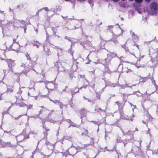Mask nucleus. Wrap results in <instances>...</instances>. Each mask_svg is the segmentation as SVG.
I'll return each instance as SVG.
<instances>
[{"label":"nucleus","mask_w":158,"mask_h":158,"mask_svg":"<svg viewBox=\"0 0 158 158\" xmlns=\"http://www.w3.org/2000/svg\"><path fill=\"white\" fill-rule=\"evenodd\" d=\"M29 138V135L26 134V130L24 129L21 134L16 137V139L17 142H21L24 139Z\"/></svg>","instance_id":"1"},{"label":"nucleus","mask_w":158,"mask_h":158,"mask_svg":"<svg viewBox=\"0 0 158 158\" xmlns=\"http://www.w3.org/2000/svg\"><path fill=\"white\" fill-rule=\"evenodd\" d=\"M128 135L130 136L131 138L128 139H125L122 140L121 142H122L124 144V146L125 147L126 145L129 142H133L135 140L133 138V135L131 133V131H128L125 133L124 135Z\"/></svg>","instance_id":"2"},{"label":"nucleus","mask_w":158,"mask_h":158,"mask_svg":"<svg viewBox=\"0 0 158 158\" xmlns=\"http://www.w3.org/2000/svg\"><path fill=\"white\" fill-rule=\"evenodd\" d=\"M150 8L152 15L157 14L158 11V4L157 3L152 2L150 4Z\"/></svg>","instance_id":"3"},{"label":"nucleus","mask_w":158,"mask_h":158,"mask_svg":"<svg viewBox=\"0 0 158 158\" xmlns=\"http://www.w3.org/2000/svg\"><path fill=\"white\" fill-rule=\"evenodd\" d=\"M104 61H105V64H103L105 67L104 72V73H107L109 74H111V73L113 72V71H111L108 65L110 63V60L108 58H106L104 59Z\"/></svg>","instance_id":"4"},{"label":"nucleus","mask_w":158,"mask_h":158,"mask_svg":"<svg viewBox=\"0 0 158 158\" xmlns=\"http://www.w3.org/2000/svg\"><path fill=\"white\" fill-rule=\"evenodd\" d=\"M79 42L83 46L84 48L87 50L89 49L92 46L91 42L88 40H86L84 42L80 41Z\"/></svg>","instance_id":"5"},{"label":"nucleus","mask_w":158,"mask_h":158,"mask_svg":"<svg viewBox=\"0 0 158 158\" xmlns=\"http://www.w3.org/2000/svg\"><path fill=\"white\" fill-rule=\"evenodd\" d=\"M148 64L151 68L156 67L158 64V57L156 56L154 58H151V60L148 61Z\"/></svg>","instance_id":"6"},{"label":"nucleus","mask_w":158,"mask_h":158,"mask_svg":"<svg viewBox=\"0 0 158 158\" xmlns=\"http://www.w3.org/2000/svg\"><path fill=\"white\" fill-rule=\"evenodd\" d=\"M121 112L120 111H119V113L120 114V118L127 120H130L131 121H133L132 118L135 116L134 114H132L131 116L130 117L128 115H126L125 114H124L123 113V110H122Z\"/></svg>","instance_id":"7"},{"label":"nucleus","mask_w":158,"mask_h":158,"mask_svg":"<svg viewBox=\"0 0 158 158\" xmlns=\"http://www.w3.org/2000/svg\"><path fill=\"white\" fill-rule=\"evenodd\" d=\"M55 66L57 69V70L59 72L65 71V69L62 66L60 62L57 61L55 64Z\"/></svg>","instance_id":"8"},{"label":"nucleus","mask_w":158,"mask_h":158,"mask_svg":"<svg viewBox=\"0 0 158 158\" xmlns=\"http://www.w3.org/2000/svg\"><path fill=\"white\" fill-rule=\"evenodd\" d=\"M6 62L7 63L8 67L9 68V71H12V67L15 65L14 61L10 59H7L6 60Z\"/></svg>","instance_id":"9"},{"label":"nucleus","mask_w":158,"mask_h":158,"mask_svg":"<svg viewBox=\"0 0 158 158\" xmlns=\"http://www.w3.org/2000/svg\"><path fill=\"white\" fill-rule=\"evenodd\" d=\"M120 35V34H118L117 35L113 34V35L112 38L108 41H112L116 45L118 44H119V43L118 42V41L117 40V39Z\"/></svg>","instance_id":"10"},{"label":"nucleus","mask_w":158,"mask_h":158,"mask_svg":"<svg viewBox=\"0 0 158 158\" xmlns=\"http://www.w3.org/2000/svg\"><path fill=\"white\" fill-rule=\"evenodd\" d=\"M94 111L96 113H99L100 114L102 113H105V111L102 110L100 107L98 106H96L95 107Z\"/></svg>","instance_id":"11"},{"label":"nucleus","mask_w":158,"mask_h":158,"mask_svg":"<svg viewBox=\"0 0 158 158\" xmlns=\"http://www.w3.org/2000/svg\"><path fill=\"white\" fill-rule=\"evenodd\" d=\"M70 90L71 92L72 97H73V96L75 94L78 93L79 89L78 87H76L74 88L70 89Z\"/></svg>","instance_id":"12"},{"label":"nucleus","mask_w":158,"mask_h":158,"mask_svg":"<svg viewBox=\"0 0 158 158\" xmlns=\"http://www.w3.org/2000/svg\"><path fill=\"white\" fill-rule=\"evenodd\" d=\"M86 110L84 109H82L80 111V113L81 114V121H82L83 118L86 116Z\"/></svg>","instance_id":"13"},{"label":"nucleus","mask_w":158,"mask_h":158,"mask_svg":"<svg viewBox=\"0 0 158 158\" xmlns=\"http://www.w3.org/2000/svg\"><path fill=\"white\" fill-rule=\"evenodd\" d=\"M43 129L44 131L43 133L44 135V139H45V138L47 139V136L48 134V132L50 131V130L47 127L43 128Z\"/></svg>","instance_id":"14"},{"label":"nucleus","mask_w":158,"mask_h":158,"mask_svg":"<svg viewBox=\"0 0 158 158\" xmlns=\"http://www.w3.org/2000/svg\"><path fill=\"white\" fill-rule=\"evenodd\" d=\"M115 103L117 104L118 106L119 111H120L121 112L122 110H123V108L124 107V105L122 104V103H120L118 101L115 102Z\"/></svg>","instance_id":"15"},{"label":"nucleus","mask_w":158,"mask_h":158,"mask_svg":"<svg viewBox=\"0 0 158 158\" xmlns=\"http://www.w3.org/2000/svg\"><path fill=\"white\" fill-rule=\"evenodd\" d=\"M3 147H9L13 148L15 147V145L12 144L10 142H4L3 143Z\"/></svg>","instance_id":"16"},{"label":"nucleus","mask_w":158,"mask_h":158,"mask_svg":"<svg viewBox=\"0 0 158 158\" xmlns=\"http://www.w3.org/2000/svg\"><path fill=\"white\" fill-rule=\"evenodd\" d=\"M100 38L101 40V41L99 45L100 48L101 49H104V46L106 43V41L105 40L102 39L101 36H100Z\"/></svg>","instance_id":"17"},{"label":"nucleus","mask_w":158,"mask_h":158,"mask_svg":"<svg viewBox=\"0 0 158 158\" xmlns=\"http://www.w3.org/2000/svg\"><path fill=\"white\" fill-rule=\"evenodd\" d=\"M56 50L57 51V56H60L62 54V48L58 46H55Z\"/></svg>","instance_id":"18"},{"label":"nucleus","mask_w":158,"mask_h":158,"mask_svg":"<svg viewBox=\"0 0 158 158\" xmlns=\"http://www.w3.org/2000/svg\"><path fill=\"white\" fill-rule=\"evenodd\" d=\"M45 144L46 145L48 148V149H51L54 147V145L53 144L50 143L47 140Z\"/></svg>","instance_id":"19"},{"label":"nucleus","mask_w":158,"mask_h":158,"mask_svg":"<svg viewBox=\"0 0 158 158\" xmlns=\"http://www.w3.org/2000/svg\"><path fill=\"white\" fill-rule=\"evenodd\" d=\"M35 64V63L34 62L31 60L30 61V63L28 64L27 66L31 69V70H33L35 72H36L35 70L33 69Z\"/></svg>","instance_id":"20"},{"label":"nucleus","mask_w":158,"mask_h":158,"mask_svg":"<svg viewBox=\"0 0 158 158\" xmlns=\"http://www.w3.org/2000/svg\"><path fill=\"white\" fill-rule=\"evenodd\" d=\"M51 116V113H50L49 114L48 117L46 118V119H45L46 121H48V122H51L52 123H54V122H56V121H54V120H53V119H52L51 118H49V116Z\"/></svg>","instance_id":"21"},{"label":"nucleus","mask_w":158,"mask_h":158,"mask_svg":"<svg viewBox=\"0 0 158 158\" xmlns=\"http://www.w3.org/2000/svg\"><path fill=\"white\" fill-rule=\"evenodd\" d=\"M41 107L42 108V109L40 110L39 114V115L45 111L47 112L48 111H49L48 110H47L46 108L44 107L43 106H41Z\"/></svg>","instance_id":"22"},{"label":"nucleus","mask_w":158,"mask_h":158,"mask_svg":"<svg viewBox=\"0 0 158 158\" xmlns=\"http://www.w3.org/2000/svg\"><path fill=\"white\" fill-rule=\"evenodd\" d=\"M15 20L13 19L10 21H7V23L6 24V25L7 26L13 25L14 23Z\"/></svg>","instance_id":"23"},{"label":"nucleus","mask_w":158,"mask_h":158,"mask_svg":"<svg viewBox=\"0 0 158 158\" xmlns=\"http://www.w3.org/2000/svg\"><path fill=\"white\" fill-rule=\"evenodd\" d=\"M90 139H91V140H90V143L89 144H85V147H86V146H88L89 145H94V138H90Z\"/></svg>","instance_id":"24"},{"label":"nucleus","mask_w":158,"mask_h":158,"mask_svg":"<svg viewBox=\"0 0 158 158\" xmlns=\"http://www.w3.org/2000/svg\"><path fill=\"white\" fill-rule=\"evenodd\" d=\"M127 42H126L125 44L123 45H121L122 47L125 50L126 52H129V49L128 47L126 45Z\"/></svg>","instance_id":"25"},{"label":"nucleus","mask_w":158,"mask_h":158,"mask_svg":"<svg viewBox=\"0 0 158 158\" xmlns=\"http://www.w3.org/2000/svg\"><path fill=\"white\" fill-rule=\"evenodd\" d=\"M39 143H40L39 142H38V143H37V147L36 148V149H35V150L32 152V155H34V154H35V153H36V152H39L40 151V150L39 149V148H38V145H39Z\"/></svg>","instance_id":"26"},{"label":"nucleus","mask_w":158,"mask_h":158,"mask_svg":"<svg viewBox=\"0 0 158 158\" xmlns=\"http://www.w3.org/2000/svg\"><path fill=\"white\" fill-rule=\"evenodd\" d=\"M44 51L45 52L46 54L48 55L49 56L51 54V51H50V50L48 48H45V49L44 50Z\"/></svg>","instance_id":"27"},{"label":"nucleus","mask_w":158,"mask_h":158,"mask_svg":"<svg viewBox=\"0 0 158 158\" xmlns=\"http://www.w3.org/2000/svg\"><path fill=\"white\" fill-rule=\"evenodd\" d=\"M105 86L106 87L107 86H110V87L111 86V85L112 83L109 81H105Z\"/></svg>","instance_id":"28"},{"label":"nucleus","mask_w":158,"mask_h":158,"mask_svg":"<svg viewBox=\"0 0 158 158\" xmlns=\"http://www.w3.org/2000/svg\"><path fill=\"white\" fill-rule=\"evenodd\" d=\"M65 39L68 40L69 41L71 42H72L71 45L73 44V40L74 39L73 38H71L69 37H68L67 36H65Z\"/></svg>","instance_id":"29"},{"label":"nucleus","mask_w":158,"mask_h":158,"mask_svg":"<svg viewBox=\"0 0 158 158\" xmlns=\"http://www.w3.org/2000/svg\"><path fill=\"white\" fill-rule=\"evenodd\" d=\"M128 84H125V85H120V86L121 88L122 89H125L126 88L129 87V86L128 85Z\"/></svg>","instance_id":"30"},{"label":"nucleus","mask_w":158,"mask_h":158,"mask_svg":"<svg viewBox=\"0 0 158 158\" xmlns=\"http://www.w3.org/2000/svg\"><path fill=\"white\" fill-rule=\"evenodd\" d=\"M35 42H36V43L33 44V46H36L38 48H39V46L41 44L39 43V42L37 41H35Z\"/></svg>","instance_id":"31"},{"label":"nucleus","mask_w":158,"mask_h":158,"mask_svg":"<svg viewBox=\"0 0 158 158\" xmlns=\"http://www.w3.org/2000/svg\"><path fill=\"white\" fill-rule=\"evenodd\" d=\"M119 85H120V84L118 83V82H117L116 83H112L111 87H115L116 86H119Z\"/></svg>","instance_id":"32"},{"label":"nucleus","mask_w":158,"mask_h":158,"mask_svg":"<svg viewBox=\"0 0 158 158\" xmlns=\"http://www.w3.org/2000/svg\"><path fill=\"white\" fill-rule=\"evenodd\" d=\"M113 26L109 25L108 26L106 30L107 31H111L113 28Z\"/></svg>","instance_id":"33"},{"label":"nucleus","mask_w":158,"mask_h":158,"mask_svg":"<svg viewBox=\"0 0 158 158\" xmlns=\"http://www.w3.org/2000/svg\"><path fill=\"white\" fill-rule=\"evenodd\" d=\"M63 138L65 139L70 140L72 139V137L70 136H64L63 137Z\"/></svg>","instance_id":"34"},{"label":"nucleus","mask_w":158,"mask_h":158,"mask_svg":"<svg viewBox=\"0 0 158 158\" xmlns=\"http://www.w3.org/2000/svg\"><path fill=\"white\" fill-rule=\"evenodd\" d=\"M13 91V87L12 86L11 88H7L6 92H10V93L12 92Z\"/></svg>","instance_id":"35"},{"label":"nucleus","mask_w":158,"mask_h":158,"mask_svg":"<svg viewBox=\"0 0 158 158\" xmlns=\"http://www.w3.org/2000/svg\"><path fill=\"white\" fill-rule=\"evenodd\" d=\"M58 104L60 108L61 109H63L64 106H66V105H64L62 102H59Z\"/></svg>","instance_id":"36"},{"label":"nucleus","mask_w":158,"mask_h":158,"mask_svg":"<svg viewBox=\"0 0 158 158\" xmlns=\"http://www.w3.org/2000/svg\"><path fill=\"white\" fill-rule=\"evenodd\" d=\"M75 77L74 76V74L73 73V72H71L69 73V77L71 79V80L72 79L73 77Z\"/></svg>","instance_id":"37"},{"label":"nucleus","mask_w":158,"mask_h":158,"mask_svg":"<svg viewBox=\"0 0 158 158\" xmlns=\"http://www.w3.org/2000/svg\"><path fill=\"white\" fill-rule=\"evenodd\" d=\"M25 56L27 57V59L28 60H29L30 61L31 60V58L30 56L27 53L25 54Z\"/></svg>","instance_id":"38"},{"label":"nucleus","mask_w":158,"mask_h":158,"mask_svg":"<svg viewBox=\"0 0 158 158\" xmlns=\"http://www.w3.org/2000/svg\"><path fill=\"white\" fill-rule=\"evenodd\" d=\"M119 121L118 120L114 123L112 125L115 126L117 127H119Z\"/></svg>","instance_id":"39"},{"label":"nucleus","mask_w":158,"mask_h":158,"mask_svg":"<svg viewBox=\"0 0 158 158\" xmlns=\"http://www.w3.org/2000/svg\"><path fill=\"white\" fill-rule=\"evenodd\" d=\"M31 70V69L27 66H26L24 68V70L26 71L27 72H29Z\"/></svg>","instance_id":"40"},{"label":"nucleus","mask_w":158,"mask_h":158,"mask_svg":"<svg viewBox=\"0 0 158 158\" xmlns=\"http://www.w3.org/2000/svg\"><path fill=\"white\" fill-rule=\"evenodd\" d=\"M31 118H40V115L38 114L35 115L34 116H31L30 117Z\"/></svg>","instance_id":"41"},{"label":"nucleus","mask_w":158,"mask_h":158,"mask_svg":"<svg viewBox=\"0 0 158 158\" xmlns=\"http://www.w3.org/2000/svg\"><path fill=\"white\" fill-rule=\"evenodd\" d=\"M116 153L117 154L118 157L117 158H122V155L120 152H118L117 151H116Z\"/></svg>","instance_id":"42"},{"label":"nucleus","mask_w":158,"mask_h":158,"mask_svg":"<svg viewBox=\"0 0 158 158\" xmlns=\"http://www.w3.org/2000/svg\"><path fill=\"white\" fill-rule=\"evenodd\" d=\"M106 150L108 151H113L114 150V148H113L112 149H109L107 148V147H106L105 148V150L104 151V152H105Z\"/></svg>","instance_id":"43"},{"label":"nucleus","mask_w":158,"mask_h":158,"mask_svg":"<svg viewBox=\"0 0 158 158\" xmlns=\"http://www.w3.org/2000/svg\"><path fill=\"white\" fill-rule=\"evenodd\" d=\"M135 95L138 97L143 96V94L139 91V92H136Z\"/></svg>","instance_id":"44"},{"label":"nucleus","mask_w":158,"mask_h":158,"mask_svg":"<svg viewBox=\"0 0 158 158\" xmlns=\"http://www.w3.org/2000/svg\"><path fill=\"white\" fill-rule=\"evenodd\" d=\"M19 106L20 107H26V106H27V104L24 103L22 102L19 104Z\"/></svg>","instance_id":"45"},{"label":"nucleus","mask_w":158,"mask_h":158,"mask_svg":"<svg viewBox=\"0 0 158 158\" xmlns=\"http://www.w3.org/2000/svg\"><path fill=\"white\" fill-rule=\"evenodd\" d=\"M26 107H27V110L30 109H31L32 107V105L29 104V105H27V106H26Z\"/></svg>","instance_id":"46"},{"label":"nucleus","mask_w":158,"mask_h":158,"mask_svg":"<svg viewBox=\"0 0 158 158\" xmlns=\"http://www.w3.org/2000/svg\"><path fill=\"white\" fill-rule=\"evenodd\" d=\"M28 72H27L25 70H23L22 71L19 73L20 75H21L22 73H23L24 74L27 75V74L28 73Z\"/></svg>","instance_id":"47"},{"label":"nucleus","mask_w":158,"mask_h":158,"mask_svg":"<svg viewBox=\"0 0 158 158\" xmlns=\"http://www.w3.org/2000/svg\"><path fill=\"white\" fill-rule=\"evenodd\" d=\"M66 155H65V157H66L68 155H71V154L70 153L68 150H67L65 152Z\"/></svg>","instance_id":"48"},{"label":"nucleus","mask_w":158,"mask_h":158,"mask_svg":"<svg viewBox=\"0 0 158 158\" xmlns=\"http://www.w3.org/2000/svg\"><path fill=\"white\" fill-rule=\"evenodd\" d=\"M52 102H53L55 104H58V103L60 102V101L58 100H55L53 101H52Z\"/></svg>","instance_id":"49"},{"label":"nucleus","mask_w":158,"mask_h":158,"mask_svg":"<svg viewBox=\"0 0 158 158\" xmlns=\"http://www.w3.org/2000/svg\"><path fill=\"white\" fill-rule=\"evenodd\" d=\"M4 132L9 134L10 136H11L13 135L11 134L10 131H4Z\"/></svg>","instance_id":"50"},{"label":"nucleus","mask_w":158,"mask_h":158,"mask_svg":"<svg viewBox=\"0 0 158 158\" xmlns=\"http://www.w3.org/2000/svg\"><path fill=\"white\" fill-rule=\"evenodd\" d=\"M74 148H75V147L73 146V147ZM85 146H84L83 147H76V150L79 149H85Z\"/></svg>","instance_id":"51"},{"label":"nucleus","mask_w":158,"mask_h":158,"mask_svg":"<svg viewBox=\"0 0 158 158\" xmlns=\"http://www.w3.org/2000/svg\"><path fill=\"white\" fill-rule=\"evenodd\" d=\"M27 112H26V114L23 115H27ZM22 116H23V115H19L17 117L15 118V119L16 120H18L19 118H20V117H21Z\"/></svg>","instance_id":"52"},{"label":"nucleus","mask_w":158,"mask_h":158,"mask_svg":"<svg viewBox=\"0 0 158 158\" xmlns=\"http://www.w3.org/2000/svg\"><path fill=\"white\" fill-rule=\"evenodd\" d=\"M106 87H103L100 91L98 92L100 94H101L104 91L105 89L106 88Z\"/></svg>","instance_id":"53"},{"label":"nucleus","mask_w":158,"mask_h":158,"mask_svg":"<svg viewBox=\"0 0 158 158\" xmlns=\"http://www.w3.org/2000/svg\"><path fill=\"white\" fill-rule=\"evenodd\" d=\"M3 72L4 73V76L2 80L3 79L5 78V77L6 75V73L9 72L8 71L7 72V71L6 70H3Z\"/></svg>","instance_id":"54"},{"label":"nucleus","mask_w":158,"mask_h":158,"mask_svg":"<svg viewBox=\"0 0 158 158\" xmlns=\"http://www.w3.org/2000/svg\"><path fill=\"white\" fill-rule=\"evenodd\" d=\"M96 96H97V97L99 99H100V95L101 94H100L99 93V92H96Z\"/></svg>","instance_id":"55"},{"label":"nucleus","mask_w":158,"mask_h":158,"mask_svg":"<svg viewBox=\"0 0 158 158\" xmlns=\"http://www.w3.org/2000/svg\"><path fill=\"white\" fill-rule=\"evenodd\" d=\"M148 79V78L147 77H143V79H142V82H145Z\"/></svg>","instance_id":"56"},{"label":"nucleus","mask_w":158,"mask_h":158,"mask_svg":"<svg viewBox=\"0 0 158 158\" xmlns=\"http://www.w3.org/2000/svg\"><path fill=\"white\" fill-rule=\"evenodd\" d=\"M42 125H43V128H44L45 127H47L45 126V121L43 120L42 121Z\"/></svg>","instance_id":"57"},{"label":"nucleus","mask_w":158,"mask_h":158,"mask_svg":"<svg viewBox=\"0 0 158 158\" xmlns=\"http://www.w3.org/2000/svg\"><path fill=\"white\" fill-rule=\"evenodd\" d=\"M68 52H70L71 55L72 56H73V52L72 51H71V49H68Z\"/></svg>","instance_id":"58"},{"label":"nucleus","mask_w":158,"mask_h":158,"mask_svg":"<svg viewBox=\"0 0 158 158\" xmlns=\"http://www.w3.org/2000/svg\"><path fill=\"white\" fill-rule=\"evenodd\" d=\"M105 139H106V138L108 137V133H109V132H105Z\"/></svg>","instance_id":"59"},{"label":"nucleus","mask_w":158,"mask_h":158,"mask_svg":"<svg viewBox=\"0 0 158 158\" xmlns=\"http://www.w3.org/2000/svg\"><path fill=\"white\" fill-rule=\"evenodd\" d=\"M52 31L53 32L56 31L57 30V29L56 28V27H52Z\"/></svg>","instance_id":"60"},{"label":"nucleus","mask_w":158,"mask_h":158,"mask_svg":"<svg viewBox=\"0 0 158 158\" xmlns=\"http://www.w3.org/2000/svg\"><path fill=\"white\" fill-rule=\"evenodd\" d=\"M70 124V125L69 126V127H70L71 126H72L73 127H74L76 126L74 124V123L72 122Z\"/></svg>","instance_id":"61"},{"label":"nucleus","mask_w":158,"mask_h":158,"mask_svg":"<svg viewBox=\"0 0 158 158\" xmlns=\"http://www.w3.org/2000/svg\"><path fill=\"white\" fill-rule=\"evenodd\" d=\"M20 23L23 24L24 25V26H26V24L25 23L24 21L23 20H21L20 21Z\"/></svg>","instance_id":"62"},{"label":"nucleus","mask_w":158,"mask_h":158,"mask_svg":"<svg viewBox=\"0 0 158 158\" xmlns=\"http://www.w3.org/2000/svg\"><path fill=\"white\" fill-rule=\"evenodd\" d=\"M153 154H158V150H155L152 152Z\"/></svg>","instance_id":"63"},{"label":"nucleus","mask_w":158,"mask_h":158,"mask_svg":"<svg viewBox=\"0 0 158 158\" xmlns=\"http://www.w3.org/2000/svg\"><path fill=\"white\" fill-rule=\"evenodd\" d=\"M69 105L71 106V108H73V106H74V105L72 103V102H69Z\"/></svg>","instance_id":"64"}]
</instances>
